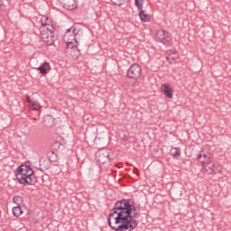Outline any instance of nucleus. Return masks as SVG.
I'll list each match as a JSON object with an SVG mask.
<instances>
[{"label":"nucleus","mask_w":231,"mask_h":231,"mask_svg":"<svg viewBox=\"0 0 231 231\" xmlns=\"http://www.w3.org/2000/svg\"><path fill=\"white\" fill-rule=\"evenodd\" d=\"M197 160H199L202 165H210L212 157L210 156V153H200L198 155Z\"/></svg>","instance_id":"obj_9"},{"label":"nucleus","mask_w":231,"mask_h":231,"mask_svg":"<svg viewBox=\"0 0 231 231\" xmlns=\"http://www.w3.org/2000/svg\"><path fill=\"white\" fill-rule=\"evenodd\" d=\"M23 214V208H21V206H16L13 208V215L14 217H19Z\"/></svg>","instance_id":"obj_15"},{"label":"nucleus","mask_w":231,"mask_h":231,"mask_svg":"<svg viewBox=\"0 0 231 231\" xmlns=\"http://www.w3.org/2000/svg\"><path fill=\"white\" fill-rule=\"evenodd\" d=\"M156 37L159 39L160 42L165 46H169L171 45V42H172V37H171V34L166 32L165 30L161 29L157 31Z\"/></svg>","instance_id":"obj_6"},{"label":"nucleus","mask_w":231,"mask_h":231,"mask_svg":"<svg viewBox=\"0 0 231 231\" xmlns=\"http://www.w3.org/2000/svg\"><path fill=\"white\" fill-rule=\"evenodd\" d=\"M135 6L138 10H141L139 13V17L143 23H149L151 21V15L145 14L143 11V0H135Z\"/></svg>","instance_id":"obj_7"},{"label":"nucleus","mask_w":231,"mask_h":231,"mask_svg":"<svg viewBox=\"0 0 231 231\" xmlns=\"http://www.w3.org/2000/svg\"><path fill=\"white\" fill-rule=\"evenodd\" d=\"M170 154L171 156H172V158H175V160H178V158H180V156H181V149L180 148H171L170 151Z\"/></svg>","instance_id":"obj_14"},{"label":"nucleus","mask_w":231,"mask_h":231,"mask_svg":"<svg viewBox=\"0 0 231 231\" xmlns=\"http://www.w3.org/2000/svg\"><path fill=\"white\" fill-rule=\"evenodd\" d=\"M116 6H122L127 0H110Z\"/></svg>","instance_id":"obj_18"},{"label":"nucleus","mask_w":231,"mask_h":231,"mask_svg":"<svg viewBox=\"0 0 231 231\" xmlns=\"http://www.w3.org/2000/svg\"><path fill=\"white\" fill-rule=\"evenodd\" d=\"M33 174V170L28 165H21L15 172L16 179L22 185H35L37 180Z\"/></svg>","instance_id":"obj_3"},{"label":"nucleus","mask_w":231,"mask_h":231,"mask_svg":"<svg viewBox=\"0 0 231 231\" xmlns=\"http://www.w3.org/2000/svg\"><path fill=\"white\" fill-rule=\"evenodd\" d=\"M79 35V31L77 29L71 27L68 29L63 35V41L66 42L67 47L65 49V53L67 57H70V59H77L79 57V53H80V50H79V42H77V36Z\"/></svg>","instance_id":"obj_2"},{"label":"nucleus","mask_w":231,"mask_h":231,"mask_svg":"<svg viewBox=\"0 0 231 231\" xmlns=\"http://www.w3.org/2000/svg\"><path fill=\"white\" fill-rule=\"evenodd\" d=\"M13 202L15 203L17 206H21V203H23V198L19 195H15L13 198Z\"/></svg>","instance_id":"obj_16"},{"label":"nucleus","mask_w":231,"mask_h":231,"mask_svg":"<svg viewBox=\"0 0 231 231\" xmlns=\"http://www.w3.org/2000/svg\"><path fill=\"white\" fill-rule=\"evenodd\" d=\"M113 152L107 148H103L96 152V161L97 163H111Z\"/></svg>","instance_id":"obj_4"},{"label":"nucleus","mask_w":231,"mask_h":231,"mask_svg":"<svg viewBox=\"0 0 231 231\" xmlns=\"http://www.w3.org/2000/svg\"><path fill=\"white\" fill-rule=\"evenodd\" d=\"M161 91L163 93L166 97V98H172V88H171V84L164 83L161 87Z\"/></svg>","instance_id":"obj_10"},{"label":"nucleus","mask_w":231,"mask_h":231,"mask_svg":"<svg viewBox=\"0 0 231 231\" xmlns=\"http://www.w3.org/2000/svg\"><path fill=\"white\" fill-rule=\"evenodd\" d=\"M51 69V67H50V63L47 61L43 62L40 67H38V71H40L42 75H48Z\"/></svg>","instance_id":"obj_11"},{"label":"nucleus","mask_w":231,"mask_h":231,"mask_svg":"<svg viewBox=\"0 0 231 231\" xmlns=\"http://www.w3.org/2000/svg\"><path fill=\"white\" fill-rule=\"evenodd\" d=\"M36 183H40V185H42L44 183V177L42 176L41 178H34Z\"/></svg>","instance_id":"obj_19"},{"label":"nucleus","mask_w":231,"mask_h":231,"mask_svg":"<svg viewBox=\"0 0 231 231\" xmlns=\"http://www.w3.org/2000/svg\"><path fill=\"white\" fill-rule=\"evenodd\" d=\"M126 77L134 80V84H136V80L142 77V67L136 63L131 65L127 70Z\"/></svg>","instance_id":"obj_5"},{"label":"nucleus","mask_w":231,"mask_h":231,"mask_svg":"<svg viewBox=\"0 0 231 231\" xmlns=\"http://www.w3.org/2000/svg\"><path fill=\"white\" fill-rule=\"evenodd\" d=\"M42 41L48 46H51V44L55 42L53 32L48 31L47 32L42 34Z\"/></svg>","instance_id":"obj_8"},{"label":"nucleus","mask_w":231,"mask_h":231,"mask_svg":"<svg viewBox=\"0 0 231 231\" xmlns=\"http://www.w3.org/2000/svg\"><path fill=\"white\" fill-rule=\"evenodd\" d=\"M166 60H171V58L169 56H167Z\"/></svg>","instance_id":"obj_21"},{"label":"nucleus","mask_w":231,"mask_h":231,"mask_svg":"<svg viewBox=\"0 0 231 231\" xmlns=\"http://www.w3.org/2000/svg\"><path fill=\"white\" fill-rule=\"evenodd\" d=\"M202 167L208 174H214L216 172V164H204Z\"/></svg>","instance_id":"obj_13"},{"label":"nucleus","mask_w":231,"mask_h":231,"mask_svg":"<svg viewBox=\"0 0 231 231\" xmlns=\"http://www.w3.org/2000/svg\"><path fill=\"white\" fill-rule=\"evenodd\" d=\"M63 8L66 10H75L77 2L75 0H63Z\"/></svg>","instance_id":"obj_12"},{"label":"nucleus","mask_w":231,"mask_h":231,"mask_svg":"<svg viewBox=\"0 0 231 231\" xmlns=\"http://www.w3.org/2000/svg\"><path fill=\"white\" fill-rule=\"evenodd\" d=\"M134 171H138V169L134 168Z\"/></svg>","instance_id":"obj_22"},{"label":"nucleus","mask_w":231,"mask_h":231,"mask_svg":"<svg viewBox=\"0 0 231 231\" xmlns=\"http://www.w3.org/2000/svg\"><path fill=\"white\" fill-rule=\"evenodd\" d=\"M138 216L134 200L123 199L115 204L108 215V225L115 231H133L138 226L134 219Z\"/></svg>","instance_id":"obj_1"},{"label":"nucleus","mask_w":231,"mask_h":231,"mask_svg":"<svg viewBox=\"0 0 231 231\" xmlns=\"http://www.w3.org/2000/svg\"><path fill=\"white\" fill-rule=\"evenodd\" d=\"M30 106L33 111H39L41 109V105L37 101H32Z\"/></svg>","instance_id":"obj_17"},{"label":"nucleus","mask_w":231,"mask_h":231,"mask_svg":"<svg viewBox=\"0 0 231 231\" xmlns=\"http://www.w3.org/2000/svg\"><path fill=\"white\" fill-rule=\"evenodd\" d=\"M172 53H176V51L172 52Z\"/></svg>","instance_id":"obj_23"},{"label":"nucleus","mask_w":231,"mask_h":231,"mask_svg":"<svg viewBox=\"0 0 231 231\" xmlns=\"http://www.w3.org/2000/svg\"><path fill=\"white\" fill-rule=\"evenodd\" d=\"M25 98H26L28 104H31L32 102V99H30V96L26 95Z\"/></svg>","instance_id":"obj_20"}]
</instances>
